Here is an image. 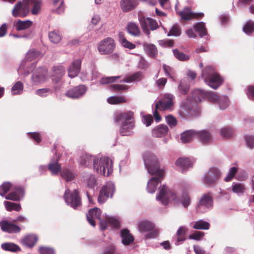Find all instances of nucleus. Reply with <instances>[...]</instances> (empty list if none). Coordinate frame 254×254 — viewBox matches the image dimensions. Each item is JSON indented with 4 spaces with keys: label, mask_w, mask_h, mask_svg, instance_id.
I'll use <instances>...</instances> for the list:
<instances>
[{
    "label": "nucleus",
    "mask_w": 254,
    "mask_h": 254,
    "mask_svg": "<svg viewBox=\"0 0 254 254\" xmlns=\"http://www.w3.org/2000/svg\"><path fill=\"white\" fill-rule=\"evenodd\" d=\"M217 98L214 101H210L215 104H217L221 110H225L229 105V101L228 97L226 96H219L215 93Z\"/></svg>",
    "instance_id": "29"
},
{
    "label": "nucleus",
    "mask_w": 254,
    "mask_h": 254,
    "mask_svg": "<svg viewBox=\"0 0 254 254\" xmlns=\"http://www.w3.org/2000/svg\"><path fill=\"white\" fill-rule=\"evenodd\" d=\"M245 138L247 146L250 149H253L254 147V136L248 135Z\"/></svg>",
    "instance_id": "63"
},
{
    "label": "nucleus",
    "mask_w": 254,
    "mask_h": 254,
    "mask_svg": "<svg viewBox=\"0 0 254 254\" xmlns=\"http://www.w3.org/2000/svg\"><path fill=\"white\" fill-rule=\"evenodd\" d=\"M64 197L66 204L74 209L81 204L79 192L76 189H74L73 192H70L68 189H66L64 193Z\"/></svg>",
    "instance_id": "10"
},
{
    "label": "nucleus",
    "mask_w": 254,
    "mask_h": 254,
    "mask_svg": "<svg viewBox=\"0 0 254 254\" xmlns=\"http://www.w3.org/2000/svg\"><path fill=\"white\" fill-rule=\"evenodd\" d=\"M120 77V76L102 77L100 82V84L102 85L109 84L115 82L116 79H119Z\"/></svg>",
    "instance_id": "61"
},
{
    "label": "nucleus",
    "mask_w": 254,
    "mask_h": 254,
    "mask_svg": "<svg viewBox=\"0 0 254 254\" xmlns=\"http://www.w3.org/2000/svg\"><path fill=\"white\" fill-rule=\"evenodd\" d=\"M196 138L204 143H210L212 139L210 132L206 129L196 131Z\"/></svg>",
    "instance_id": "25"
},
{
    "label": "nucleus",
    "mask_w": 254,
    "mask_h": 254,
    "mask_svg": "<svg viewBox=\"0 0 254 254\" xmlns=\"http://www.w3.org/2000/svg\"><path fill=\"white\" fill-rule=\"evenodd\" d=\"M202 13H193L189 7H185L183 10L180 11L179 15L182 19L190 20L193 17H197L203 15Z\"/></svg>",
    "instance_id": "24"
},
{
    "label": "nucleus",
    "mask_w": 254,
    "mask_h": 254,
    "mask_svg": "<svg viewBox=\"0 0 254 254\" xmlns=\"http://www.w3.org/2000/svg\"><path fill=\"white\" fill-rule=\"evenodd\" d=\"M142 78V74L140 72H136L132 75L125 78L121 82L131 83L133 81H139Z\"/></svg>",
    "instance_id": "42"
},
{
    "label": "nucleus",
    "mask_w": 254,
    "mask_h": 254,
    "mask_svg": "<svg viewBox=\"0 0 254 254\" xmlns=\"http://www.w3.org/2000/svg\"><path fill=\"white\" fill-rule=\"evenodd\" d=\"M33 1L32 2L30 3V5L33 4L31 13L33 15H37L40 10L42 1L41 0H33Z\"/></svg>",
    "instance_id": "57"
},
{
    "label": "nucleus",
    "mask_w": 254,
    "mask_h": 254,
    "mask_svg": "<svg viewBox=\"0 0 254 254\" xmlns=\"http://www.w3.org/2000/svg\"><path fill=\"white\" fill-rule=\"evenodd\" d=\"M33 0H23L22 1H19L16 4L12 10V14L14 17L26 16L30 11V3Z\"/></svg>",
    "instance_id": "11"
},
{
    "label": "nucleus",
    "mask_w": 254,
    "mask_h": 254,
    "mask_svg": "<svg viewBox=\"0 0 254 254\" xmlns=\"http://www.w3.org/2000/svg\"><path fill=\"white\" fill-rule=\"evenodd\" d=\"M234 130L230 127H222L220 131L221 135L225 138H229L233 136Z\"/></svg>",
    "instance_id": "47"
},
{
    "label": "nucleus",
    "mask_w": 254,
    "mask_h": 254,
    "mask_svg": "<svg viewBox=\"0 0 254 254\" xmlns=\"http://www.w3.org/2000/svg\"><path fill=\"white\" fill-rule=\"evenodd\" d=\"M127 31L130 35L135 37L139 36L140 34L138 26L135 23L132 22L128 24Z\"/></svg>",
    "instance_id": "45"
},
{
    "label": "nucleus",
    "mask_w": 254,
    "mask_h": 254,
    "mask_svg": "<svg viewBox=\"0 0 254 254\" xmlns=\"http://www.w3.org/2000/svg\"><path fill=\"white\" fill-rule=\"evenodd\" d=\"M82 182L87 187L93 189L96 185V179L95 176L90 173H85L82 176Z\"/></svg>",
    "instance_id": "27"
},
{
    "label": "nucleus",
    "mask_w": 254,
    "mask_h": 254,
    "mask_svg": "<svg viewBox=\"0 0 254 254\" xmlns=\"http://www.w3.org/2000/svg\"><path fill=\"white\" fill-rule=\"evenodd\" d=\"M232 190L237 194H242L245 190V187L242 183L233 182L232 185Z\"/></svg>",
    "instance_id": "49"
},
{
    "label": "nucleus",
    "mask_w": 254,
    "mask_h": 254,
    "mask_svg": "<svg viewBox=\"0 0 254 254\" xmlns=\"http://www.w3.org/2000/svg\"><path fill=\"white\" fill-rule=\"evenodd\" d=\"M137 229L140 233H147L144 236L145 239H155L158 236V232L155 229V225L149 221L143 220L139 222Z\"/></svg>",
    "instance_id": "7"
},
{
    "label": "nucleus",
    "mask_w": 254,
    "mask_h": 254,
    "mask_svg": "<svg viewBox=\"0 0 254 254\" xmlns=\"http://www.w3.org/2000/svg\"><path fill=\"white\" fill-rule=\"evenodd\" d=\"M81 60L77 59L74 60L68 67L67 71L68 76L73 78L77 76L81 69Z\"/></svg>",
    "instance_id": "23"
},
{
    "label": "nucleus",
    "mask_w": 254,
    "mask_h": 254,
    "mask_svg": "<svg viewBox=\"0 0 254 254\" xmlns=\"http://www.w3.org/2000/svg\"><path fill=\"white\" fill-rule=\"evenodd\" d=\"M24 193L23 187L17 186L12 189V191L6 195L5 198L13 201H19L24 197Z\"/></svg>",
    "instance_id": "19"
},
{
    "label": "nucleus",
    "mask_w": 254,
    "mask_h": 254,
    "mask_svg": "<svg viewBox=\"0 0 254 254\" xmlns=\"http://www.w3.org/2000/svg\"><path fill=\"white\" fill-rule=\"evenodd\" d=\"M191 225L194 229L208 230L210 227L209 223L202 219L193 222L191 223Z\"/></svg>",
    "instance_id": "36"
},
{
    "label": "nucleus",
    "mask_w": 254,
    "mask_h": 254,
    "mask_svg": "<svg viewBox=\"0 0 254 254\" xmlns=\"http://www.w3.org/2000/svg\"><path fill=\"white\" fill-rule=\"evenodd\" d=\"M213 206V199L210 195L203 194L198 201L196 207L198 213H203L211 210Z\"/></svg>",
    "instance_id": "14"
},
{
    "label": "nucleus",
    "mask_w": 254,
    "mask_h": 254,
    "mask_svg": "<svg viewBox=\"0 0 254 254\" xmlns=\"http://www.w3.org/2000/svg\"><path fill=\"white\" fill-rule=\"evenodd\" d=\"M86 91L87 88L85 85H80L68 90L65 95L72 99H78L82 97Z\"/></svg>",
    "instance_id": "18"
},
{
    "label": "nucleus",
    "mask_w": 254,
    "mask_h": 254,
    "mask_svg": "<svg viewBox=\"0 0 254 254\" xmlns=\"http://www.w3.org/2000/svg\"><path fill=\"white\" fill-rule=\"evenodd\" d=\"M121 236L122 238V243L124 245H128L133 242L134 238L133 236L127 229H123L121 231Z\"/></svg>",
    "instance_id": "32"
},
{
    "label": "nucleus",
    "mask_w": 254,
    "mask_h": 254,
    "mask_svg": "<svg viewBox=\"0 0 254 254\" xmlns=\"http://www.w3.org/2000/svg\"><path fill=\"white\" fill-rule=\"evenodd\" d=\"M96 156H92L90 154H84L80 157L79 164L80 165L84 167H89L94 163V160H95Z\"/></svg>",
    "instance_id": "30"
},
{
    "label": "nucleus",
    "mask_w": 254,
    "mask_h": 254,
    "mask_svg": "<svg viewBox=\"0 0 254 254\" xmlns=\"http://www.w3.org/2000/svg\"><path fill=\"white\" fill-rule=\"evenodd\" d=\"M8 220H3L0 222V227L2 231L8 233H16L21 230L20 228Z\"/></svg>",
    "instance_id": "20"
},
{
    "label": "nucleus",
    "mask_w": 254,
    "mask_h": 254,
    "mask_svg": "<svg viewBox=\"0 0 254 254\" xmlns=\"http://www.w3.org/2000/svg\"><path fill=\"white\" fill-rule=\"evenodd\" d=\"M52 71L51 76L53 81L56 83H59L64 74V68L62 65L55 66L52 68Z\"/></svg>",
    "instance_id": "22"
},
{
    "label": "nucleus",
    "mask_w": 254,
    "mask_h": 254,
    "mask_svg": "<svg viewBox=\"0 0 254 254\" xmlns=\"http://www.w3.org/2000/svg\"><path fill=\"white\" fill-rule=\"evenodd\" d=\"M173 52L175 57L179 61H186L190 59L189 56L185 54L177 49L173 50Z\"/></svg>",
    "instance_id": "56"
},
{
    "label": "nucleus",
    "mask_w": 254,
    "mask_h": 254,
    "mask_svg": "<svg viewBox=\"0 0 254 254\" xmlns=\"http://www.w3.org/2000/svg\"><path fill=\"white\" fill-rule=\"evenodd\" d=\"M222 172L220 168L216 166L209 168L202 177L201 181L206 186H213L222 177Z\"/></svg>",
    "instance_id": "6"
},
{
    "label": "nucleus",
    "mask_w": 254,
    "mask_h": 254,
    "mask_svg": "<svg viewBox=\"0 0 254 254\" xmlns=\"http://www.w3.org/2000/svg\"><path fill=\"white\" fill-rule=\"evenodd\" d=\"M181 33L180 26L178 24H174L170 29L167 36L178 37L181 35Z\"/></svg>",
    "instance_id": "53"
},
{
    "label": "nucleus",
    "mask_w": 254,
    "mask_h": 254,
    "mask_svg": "<svg viewBox=\"0 0 254 254\" xmlns=\"http://www.w3.org/2000/svg\"><path fill=\"white\" fill-rule=\"evenodd\" d=\"M119 38L120 42L125 48L130 50L133 49L135 48V45L134 44L128 41L126 39L123 32H120L119 33Z\"/></svg>",
    "instance_id": "37"
},
{
    "label": "nucleus",
    "mask_w": 254,
    "mask_h": 254,
    "mask_svg": "<svg viewBox=\"0 0 254 254\" xmlns=\"http://www.w3.org/2000/svg\"><path fill=\"white\" fill-rule=\"evenodd\" d=\"M11 187V185L9 182L3 183L0 186V195L3 196L9 190Z\"/></svg>",
    "instance_id": "62"
},
{
    "label": "nucleus",
    "mask_w": 254,
    "mask_h": 254,
    "mask_svg": "<svg viewBox=\"0 0 254 254\" xmlns=\"http://www.w3.org/2000/svg\"><path fill=\"white\" fill-rule=\"evenodd\" d=\"M201 76L204 82L213 89H217L223 82V78L212 66H207L203 69Z\"/></svg>",
    "instance_id": "3"
},
{
    "label": "nucleus",
    "mask_w": 254,
    "mask_h": 254,
    "mask_svg": "<svg viewBox=\"0 0 254 254\" xmlns=\"http://www.w3.org/2000/svg\"><path fill=\"white\" fill-rule=\"evenodd\" d=\"M105 217L108 224L112 227L117 228L120 226V222L118 218L114 216H110L105 215Z\"/></svg>",
    "instance_id": "58"
},
{
    "label": "nucleus",
    "mask_w": 254,
    "mask_h": 254,
    "mask_svg": "<svg viewBox=\"0 0 254 254\" xmlns=\"http://www.w3.org/2000/svg\"><path fill=\"white\" fill-rule=\"evenodd\" d=\"M163 68L165 71V74L166 76L169 77L171 79L175 80L173 76L174 73V70L173 68L169 65L164 64L163 65Z\"/></svg>",
    "instance_id": "60"
},
{
    "label": "nucleus",
    "mask_w": 254,
    "mask_h": 254,
    "mask_svg": "<svg viewBox=\"0 0 254 254\" xmlns=\"http://www.w3.org/2000/svg\"><path fill=\"white\" fill-rule=\"evenodd\" d=\"M190 97L194 100L195 103L200 102L203 100H208L210 102V101H214L217 98L215 93L205 91L200 89L193 90L191 92Z\"/></svg>",
    "instance_id": "12"
},
{
    "label": "nucleus",
    "mask_w": 254,
    "mask_h": 254,
    "mask_svg": "<svg viewBox=\"0 0 254 254\" xmlns=\"http://www.w3.org/2000/svg\"><path fill=\"white\" fill-rule=\"evenodd\" d=\"M116 122H122L120 132L122 135L128 136L133 134L134 127L133 113L131 111H117L114 114Z\"/></svg>",
    "instance_id": "2"
},
{
    "label": "nucleus",
    "mask_w": 254,
    "mask_h": 254,
    "mask_svg": "<svg viewBox=\"0 0 254 254\" xmlns=\"http://www.w3.org/2000/svg\"><path fill=\"white\" fill-rule=\"evenodd\" d=\"M93 169L97 173L108 177L113 171L112 161L107 157H96L93 163Z\"/></svg>",
    "instance_id": "4"
},
{
    "label": "nucleus",
    "mask_w": 254,
    "mask_h": 254,
    "mask_svg": "<svg viewBox=\"0 0 254 254\" xmlns=\"http://www.w3.org/2000/svg\"><path fill=\"white\" fill-rule=\"evenodd\" d=\"M142 158L148 173L157 176L151 178L147 182V190L149 193H153L160 183V179L164 176V171L160 168L159 160L154 154L146 152L142 154Z\"/></svg>",
    "instance_id": "1"
},
{
    "label": "nucleus",
    "mask_w": 254,
    "mask_h": 254,
    "mask_svg": "<svg viewBox=\"0 0 254 254\" xmlns=\"http://www.w3.org/2000/svg\"><path fill=\"white\" fill-rule=\"evenodd\" d=\"M193 28L194 31L199 34L200 37H202L207 34L205 23L202 22L197 23L194 25Z\"/></svg>",
    "instance_id": "39"
},
{
    "label": "nucleus",
    "mask_w": 254,
    "mask_h": 254,
    "mask_svg": "<svg viewBox=\"0 0 254 254\" xmlns=\"http://www.w3.org/2000/svg\"><path fill=\"white\" fill-rule=\"evenodd\" d=\"M61 176L66 182L71 181L75 177V175L72 171L67 168H64L61 171Z\"/></svg>",
    "instance_id": "46"
},
{
    "label": "nucleus",
    "mask_w": 254,
    "mask_h": 254,
    "mask_svg": "<svg viewBox=\"0 0 254 254\" xmlns=\"http://www.w3.org/2000/svg\"><path fill=\"white\" fill-rule=\"evenodd\" d=\"M3 204L6 209L8 211L13 210L19 211L21 209V207L19 203L4 201Z\"/></svg>",
    "instance_id": "43"
},
{
    "label": "nucleus",
    "mask_w": 254,
    "mask_h": 254,
    "mask_svg": "<svg viewBox=\"0 0 254 254\" xmlns=\"http://www.w3.org/2000/svg\"><path fill=\"white\" fill-rule=\"evenodd\" d=\"M168 131V127L164 125H160L155 127L152 131V135L155 137L165 136Z\"/></svg>",
    "instance_id": "31"
},
{
    "label": "nucleus",
    "mask_w": 254,
    "mask_h": 254,
    "mask_svg": "<svg viewBox=\"0 0 254 254\" xmlns=\"http://www.w3.org/2000/svg\"><path fill=\"white\" fill-rule=\"evenodd\" d=\"M179 116L184 119H189L197 115V107L193 105V103L190 102V105L188 103H183L178 110Z\"/></svg>",
    "instance_id": "13"
},
{
    "label": "nucleus",
    "mask_w": 254,
    "mask_h": 254,
    "mask_svg": "<svg viewBox=\"0 0 254 254\" xmlns=\"http://www.w3.org/2000/svg\"><path fill=\"white\" fill-rule=\"evenodd\" d=\"M32 24V22L30 20L22 21L18 20L14 24V26L17 30L20 31L29 28Z\"/></svg>",
    "instance_id": "40"
},
{
    "label": "nucleus",
    "mask_w": 254,
    "mask_h": 254,
    "mask_svg": "<svg viewBox=\"0 0 254 254\" xmlns=\"http://www.w3.org/2000/svg\"><path fill=\"white\" fill-rule=\"evenodd\" d=\"M196 130L190 129L181 133V140L183 143L190 141L193 138L196 137Z\"/></svg>",
    "instance_id": "34"
},
{
    "label": "nucleus",
    "mask_w": 254,
    "mask_h": 254,
    "mask_svg": "<svg viewBox=\"0 0 254 254\" xmlns=\"http://www.w3.org/2000/svg\"><path fill=\"white\" fill-rule=\"evenodd\" d=\"M180 201L184 207H188L191 203L190 198L188 192L186 191H183Z\"/></svg>",
    "instance_id": "44"
},
{
    "label": "nucleus",
    "mask_w": 254,
    "mask_h": 254,
    "mask_svg": "<svg viewBox=\"0 0 254 254\" xmlns=\"http://www.w3.org/2000/svg\"><path fill=\"white\" fill-rule=\"evenodd\" d=\"M238 171V168L236 167H231L227 173L226 176L224 178V181L228 182L232 180L235 176Z\"/></svg>",
    "instance_id": "52"
},
{
    "label": "nucleus",
    "mask_w": 254,
    "mask_h": 254,
    "mask_svg": "<svg viewBox=\"0 0 254 254\" xmlns=\"http://www.w3.org/2000/svg\"><path fill=\"white\" fill-rule=\"evenodd\" d=\"M190 86L187 83L185 79L181 80L178 86L179 92L182 95H186L188 93Z\"/></svg>",
    "instance_id": "54"
},
{
    "label": "nucleus",
    "mask_w": 254,
    "mask_h": 254,
    "mask_svg": "<svg viewBox=\"0 0 254 254\" xmlns=\"http://www.w3.org/2000/svg\"><path fill=\"white\" fill-rule=\"evenodd\" d=\"M107 101L111 104H117L122 103H126L127 100L123 96H111L107 99Z\"/></svg>",
    "instance_id": "50"
},
{
    "label": "nucleus",
    "mask_w": 254,
    "mask_h": 254,
    "mask_svg": "<svg viewBox=\"0 0 254 254\" xmlns=\"http://www.w3.org/2000/svg\"><path fill=\"white\" fill-rule=\"evenodd\" d=\"M156 199L165 205L172 201H174L175 203L178 202L176 194L171 191L165 185H163L159 190V193L156 196Z\"/></svg>",
    "instance_id": "8"
},
{
    "label": "nucleus",
    "mask_w": 254,
    "mask_h": 254,
    "mask_svg": "<svg viewBox=\"0 0 254 254\" xmlns=\"http://www.w3.org/2000/svg\"><path fill=\"white\" fill-rule=\"evenodd\" d=\"M176 165L180 169L182 173L186 172L189 168L191 167L192 163L189 158H180L175 162Z\"/></svg>",
    "instance_id": "26"
},
{
    "label": "nucleus",
    "mask_w": 254,
    "mask_h": 254,
    "mask_svg": "<svg viewBox=\"0 0 254 254\" xmlns=\"http://www.w3.org/2000/svg\"><path fill=\"white\" fill-rule=\"evenodd\" d=\"M115 190V186L112 182L107 183L106 185L104 186L98 196V201L100 203H104L108 198L112 197Z\"/></svg>",
    "instance_id": "15"
},
{
    "label": "nucleus",
    "mask_w": 254,
    "mask_h": 254,
    "mask_svg": "<svg viewBox=\"0 0 254 254\" xmlns=\"http://www.w3.org/2000/svg\"><path fill=\"white\" fill-rule=\"evenodd\" d=\"M38 238L34 235H28L21 240V243L26 247L32 248L36 243Z\"/></svg>",
    "instance_id": "33"
},
{
    "label": "nucleus",
    "mask_w": 254,
    "mask_h": 254,
    "mask_svg": "<svg viewBox=\"0 0 254 254\" xmlns=\"http://www.w3.org/2000/svg\"><path fill=\"white\" fill-rule=\"evenodd\" d=\"M62 36L58 31L54 30L49 33V38L51 42L58 43L62 40Z\"/></svg>",
    "instance_id": "48"
},
{
    "label": "nucleus",
    "mask_w": 254,
    "mask_h": 254,
    "mask_svg": "<svg viewBox=\"0 0 254 254\" xmlns=\"http://www.w3.org/2000/svg\"><path fill=\"white\" fill-rule=\"evenodd\" d=\"M1 248L6 251H9L13 253L19 252L21 250L20 247L12 243H5L1 245Z\"/></svg>",
    "instance_id": "38"
},
{
    "label": "nucleus",
    "mask_w": 254,
    "mask_h": 254,
    "mask_svg": "<svg viewBox=\"0 0 254 254\" xmlns=\"http://www.w3.org/2000/svg\"><path fill=\"white\" fill-rule=\"evenodd\" d=\"M254 30V22L252 20L248 21L243 27V31L248 35L251 34Z\"/></svg>",
    "instance_id": "59"
},
{
    "label": "nucleus",
    "mask_w": 254,
    "mask_h": 254,
    "mask_svg": "<svg viewBox=\"0 0 254 254\" xmlns=\"http://www.w3.org/2000/svg\"><path fill=\"white\" fill-rule=\"evenodd\" d=\"M48 79L47 70L42 67L37 69L31 77V80L34 84L44 83Z\"/></svg>",
    "instance_id": "17"
},
{
    "label": "nucleus",
    "mask_w": 254,
    "mask_h": 254,
    "mask_svg": "<svg viewBox=\"0 0 254 254\" xmlns=\"http://www.w3.org/2000/svg\"><path fill=\"white\" fill-rule=\"evenodd\" d=\"M23 89V85L21 81H17L11 88L12 95L21 94Z\"/></svg>",
    "instance_id": "55"
},
{
    "label": "nucleus",
    "mask_w": 254,
    "mask_h": 254,
    "mask_svg": "<svg viewBox=\"0 0 254 254\" xmlns=\"http://www.w3.org/2000/svg\"><path fill=\"white\" fill-rule=\"evenodd\" d=\"M39 252L41 254H55L54 250L53 248L41 247L39 248Z\"/></svg>",
    "instance_id": "64"
},
{
    "label": "nucleus",
    "mask_w": 254,
    "mask_h": 254,
    "mask_svg": "<svg viewBox=\"0 0 254 254\" xmlns=\"http://www.w3.org/2000/svg\"><path fill=\"white\" fill-rule=\"evenodd\" d=\"M150 17L145 18L144 16H139V20L143 32L147 35L148 36L150 35V31L148 27V25L149 24V20Z\"/></svg>",
    "instance_id": "41"
},
{
    "label": "nucleus",
    "mask_w": 254,
    "mask_h": 254,
    "mask_svg": "<svg viewBox=\"0 0 254 254\" xmlns=\"http://www.w3.org/2000/svg\"><path fill=\"white\" fill-rule=\"evenodd\" d=\"M116 47L114 40L108 37L102 40L98 46V50L101 54H110L114 51Z\"/></svg>",
    "instance_id": "16"
},
{
    "label": "nucleus",
    "mask_w": 254,
    "mask_h": 254,
    "mask_svg": "<svg viewBox=\"0 0 254 254\" xmlns=\"http://www.w3.org/2000/svg\"><path fill=\"white\" fill-rule=\"evenodd\" d=\"M40 56V53L36 50L32 49L29 51L26 55L25 60L23 61L18 69L19 72L23 74L25 76L28 75L36 67V64L27 63V61L30 62L38 58Z\"/></svg>",
    "instance_id": "5"
},
{
    "label": "nucleus",
    "mask_w": 254,
    "mask_h": 254,
    "mask_svg": "<svg viewBox=\"0 0 254 254\" xmlns=\"http://www.w3.org/2000/svg\"><path fill=\"white\" fill-rule=\"evenodd\" d=\"M48 169L51 172L53 175H57L61 170V166L58 163V160L52 162L49 164Z\"/></svg>",
    "instance_id": "51"
},
{
    "label": "nucleus",
    "mask_w": 254,
    "mask_h": 254,
    "mask_svg": "<svg viewBox=\"0 0 254 254\" xmlns=\"http://www.w3.org/2000/svg\"><path fill=\"white\" fill-rule=\"evenodd\" d=\"M143 48L147 54L150 57L155 58L158 55V50L156 46L153 44L144 43Z\"/></svg>",
    "instance_id": "35"
},
{
    "label": "nucleus",
    "mask_w": 254,
    "mask_h": 254,
    "mask_svg": "<svg viewBox=\"0 0 254 254\" xmlns=\"http://www.w3.org/2000/svg\"><path fill=\"white\" fill-rule=\"evenodd\" d=\"M136 0H121L120 5L124 12H128L133 9L137 5Z\"/></svg>",
    "instance_id": "28"
},
{
    "label": "nucleus",
    "mask_w": 254,
    "mask_h": 254,
    "mask_svg": "<svg viewBox=\"0 0 254 254\" xmlns=\"http://www.w3.org/2000/svg\"><path fill=\"white\" fill-rule=\"evenodd\" d=\"M174 96L171 93H166L156 103L155 107L160 111H171L174 106Z\"/></svg>",
    "instance_id": "9"
},
{
    "label": "nucleus",
    "mask_w": 254,
    "mask_h": 254,
    "mask_svg": "<svg viewBox=\"0 0 254 254\" xmlns=\"http://www.w3.org/2000/svg\"><path fill=\"white\" fill-rule=\"evenodd\" d=\"M101 216V211L97 207L90 209L86 214L87 221L93 227L96 225L95 219L100 220Z\"/></svg>",
    "instance_id": "21"
}]
</instances>
